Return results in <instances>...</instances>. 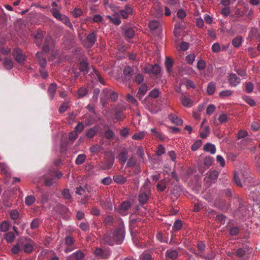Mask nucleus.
Here are the masks:
<instances>
[{"mask_svg":"<svg viewBox=\"0 0 260 260\" xmlns=\"http://www.w3.org/2000/svg\"><path fill=\"white\" fill-rule=\"evenodd\" d=\"M113 179L115 183L119 184H123L127 180L126 178L122 175H114Z\"/></svg>","mask_w":260,"mask_h":260,"instance_id":"nucleus-28","label":"nucleus"},{"mask_svg":"<svg viewBox=\"0 0 260 260\" xmlns=\"http://www.w3.org/2000/svg\"><path fill=\"white\" fill-rule=\"evenodd\" d=\"M56 182L54 178H46L44 181V184L46 186H50Z\"/></svg>","mask_w":260,"mask_h":260,"instance_id":"nucleus-64","label":"nucleus"},{"mask_svg":"<svg viewBox=\"0 0 260 260\" xmlns=\"http://www.w3.org/2000/svg\"><path fill=\"white\" fill-rule=\"evenodd\" d=\"M230 207V204L227 203H224L221 202L219 206V208L223 212H225L228 210Z\"/></svg>","mask_w":260,"mask_h":260,"instance_id":"nucleus-63","label":"nucleus"},{"mask_svg":"<svg viewBox=\"0 0 260 260\" xmlns=\"http://www.w3.org/2000/svg\"><path fill=\"white\" fill-rule=\"evenodd\" d=\"M125 168H135L134 171L135 174H138L141 172V170L139 165H137V159L136 157L132 155L127 160Z\"/></svg>","mask_w":260,"mask_h":260,"instance_id":"nucleus-4","label":"nucleus"},{"mask_svg":"<svg viewBox=\"0 0 260 260\" xmlns=\"http://www.w3.org/2000/svg\"><path fill=\"white\" fill-rule=\"evenodd\" d=\"M117 158L120 165H124L128 158V150L124 148L121 150L119 153Z\"/></svg>","mask_w":260,"mask_h":260,"instance_id":"nucleus-7","label":"nucleus"},{"mask_svg":"<svg viewBox=\"0 0 260 260\" xmlns=\"http://www.w3.org/2000/svg\"><path fill=\"white\" fill-rule=\"evenodd\" d=\"M19 239V244L21 245L22 251L26 253H30L33 251L35 242L31 239L25 237H21Z\"/></svg>","mask_w":260,"mask_h":260,"instance_id":"nucleus-2","label":"nucleus"},{"mask_svg":"<svg viewBox=\"0 0 260 260\" xmlns=\"http://www.w3.org/2000/svg\"><path fill=\"white\" fill-rule=\"evenodd\" d=\"M219 173L215 170H210L208 172V177L211 180H216L218 177Z\"/></svg>","mask_w":260,"mask_h":260,"instance_id":"nucleus-43","label":"nucleus"},{"mask_svg":"<svg viewBox=\"0 0 260 260\" xmlns=\"http://www.w3.org/2000/svg\"><path fill=\"white\" fill-rule=\"evenodd\" d=\"M9 214L13 221L20 219V214L17 209L11 210L9 212Z\"/></svg>","mask_w":260,"mask_h":260,"instance_id":"nucleus-31","label":"nucleus"},{"mask_svg":"<svg viewBox=\"0 0 260 260\" xmlns=\"http://www.w3.org/2000/svg\"><path fill=\"white\" fill-rule=\"evenodd\" d=\"M159 90L157 88H154L149 93L148 95L153 98H156L159 96Z\"/></svg>","mask_w":260,"mask_h":260,"instance_id":"nucleus-55","label":"nucleus"},{"mask_svg":"<svg viewBox=\"0 0 260 260\" xmlns=\"http://www.w3.org/2000/svg\"><path fill=\"white\" fill-rule=\"evenodd\" d=\"M147 91V86L145 84H142L138 91L137 96L140 100L144 96Z\"/></svg>","mask_w":260,"mask_h":260,"instance_id":"nucleus-29","label":"nucleus"},{"mask_svg":"<svg viewBox=\"0 0 260 260\" xmlns=\"http://www.w3.org/2000/svg\"><path fill=\"white\" fill-rule=\"evenodd\" d=\"M134 73L133 69L129 66H126L123 70V74L125 76L130 77Z\"/></svg>","mask_w":260,"mask_h":260,"instance_id":"nucleus-46","label":"nucleus"},{"mask_svg":"<svg viewBox=\"0 0 260 260\" xmlns=\"http://www.w3.org/2000/svg\"><path fill=\"white\" fill-rule=\"evenodd\" d=\"M240 230L237 226H233L229 230L230 235L232 236H237L239 233Z\"/></svg>","mask_w":260,"mask_h":260,"instance_id":"nucleus-58","label":"nucleus"},{"mask_svg":"<svg viewBox=\"0 0 260 260\" xmlns=\"http://www.w3.org/2000/svg\"><path fill=\"white\" fill-rule=\"evenodd\" d=\"M125 236V231L123 225H119L115 228L113 232L112 237L108 234L104 236L103 240L104 243L113 246L114 242L116 244H120L124 240Z\"/></svg>","mask_w":260,"mask_h":260,"instance_id":"nucleus-1","label":"nucleus"},{"mask_svg":"<svg viewBox=\"0 0 260 260\" xmlns=\"http://www.w3.org/2000/svg\"><path fill=\"white\" fill-rule=\"evenodd\" d=\"M57 89V85L55 83H51L48 89V92L49 97L50 100H52L55 95V92L56 91Z\"/></svg>","mask_w":260,"mask_h":260,"instance_id":"nucleus-23","label":"nucleus"},{"mask_svg":"<svg viewBox=\"0 0 260 260\" xmlns=\"http://www.w3.org/2000/svg\"><path fill=\"white\" fill-rule=\"evenodd\" d=\"M53 47V39L51 37L45 38L44 45L42 47L43 51L45 52H49L50 49Z\"/></svg>","mask_w":260,"mask_h":260,"instance_id":"nucleus-10","label":"nucleus"},{"mask_svg":"<svg viewBox=\"0 0 260 260\" xmlns=\"http://www.w3.org/2000/svg\"><path fill=\"white\" fill-rule=\"evenodd\" d=\"M159 24H160L158 21L154 20L150 21L149 26L150 29L155 30L158 28Z\"/></svg>","mask_w":260,"mask_h":260,"instance_id":"nucleus-50","label":"nucleus"},{"mask_svg":"<svg viewBox=\"0 0 260 260\" xmlns=\"http://www.w3.org/2000/svg\"><path fill=\"white\" fill-rule=\"evenodd\" d=\"M132 204L130 201H123L119 208V213L122 216L126 215L131 207Z\"/></svg>","mask_w":260,"mask_h":260,"instance_id":"nucleus-6","label":"nucleus"},{"mask_svg":"<svg viewBox=\"0 0 260 260\" xmlns=\"http://www.w3.org/2000/svg\"><path fill=\"white\" fill-rule=\"evenodd\" d=\"M68 108L69 106L68 102L62 103L59 108V113H63L65 112L68 110Z\"/></svg>","mask_w":260,"mask_h":260,"instance_id":"nucleus-62","label":"nucleus"},{"mask_svg":"<svg viewBox=\"0 0 260 260\" xmlns=\"http://www.w3.org/2000/svg\"><path fill=\"white\" fill-rule=\"evenodd\" d=\"M40 224V220L38 218H36L32 220L30 223V228L31 230H35L37 228H38Z\"/></svg>","mask_w":260,"mask_h":260,"instance_id":"nucleus-52","label":"nucleus"},{"mask_svg":"<svg viewBox=\"0 0 260 260\" xmlns=\"http://www.w3.org/2000/svg\"><path fill=\"white\" fill-rule=\"evenodd\" d=\"M140 260H152V255L147 251L143 252L139 257Z\"/></svg>","mask_w":260,"mask_h":260,"instance_id":"nucleus-44","label":"nucleus"},{"mask_svg":"<svg viewBox=\"0 0 260 260\" xmlns=\"http://www.w3.org/2000/svg\"><path fill=\"white\" fill-rule=\"evenodd\" d=\"M94 253L95 255L104 259L108 258L110 255L109 251L100 248H96L94 251Z\"/></svg>","mask_w":260,"mask_h":260,"instance_id":"nucleus-12","label":"nucleus"},{"mask_svg":"<svg viewBox=\"0 0 260 260\" xmlns=\"http://www.w3.org/2000/svg\"><path fill=\"white\" fill-rule=\"evenodd\" d=\"M162 8L157 3L153 8L152 13L156 17H159L162 15Z\"/></svg>","mask_w":260,"mask_h":260,"instance_id":"nucleus-26","label":"nucleus"},{"mask_svg":"<svg viewBox=\"0 0 260 260\" xmlns=\"http://www.w3.org/2000/svg\"><path fill=\"white\" fill-rule=\"evenodd\" d=\"M150 188L148 185H144L141 189L139 195V201L141 204H145L148 200Z\"/></svg>","mask_w":260,"mask_h":260,"instance_id":"nucleus-3","label":"nucleus"},{"mask_svg":"<svg viewBox=\"0 0 260 260\" xmlns=\"http://www.w3.org/2000/svg\"><path fill=\"white\" fill-rule=\"evenodd\" d=\"M124 35L127 38L132 39L135 36V31L133 28L128 27L125 29L124 31Z\"/></svg>","mask_w":260,"mask_h":260,"instance_id":"nucleus-35","label":"nucleus"},{"mask_svg":"<svg viewBox=\"0 0 260 260\" xmlns=\"http://www.w3.org/2000/svg\"><path fill=\"white\" fill-rule=\"evenodd\" d=\"M73 255L75 260H82L85 256L84 253L81 250L77 251Z\"/></svg>","mask_w":260,"mask_h":260,"instance_id":"nucleus-41","label":"nucleus"},{"mask_svg":"<svg viewBox=\"0 0 260 260\" xmlns=\"http://www.w3.org/2000/svg\"><path fill=\"white\" fill-rule=\"evenodd\" d=\"M86 158V156L84 154H80L77 156L75 160V164L77 165H80L83 164Z\"/></svg>","mask_w":260,"mask_h":260,"instance_id":"nucleus-36","label":"nucleus"},{"mask_svg":"<svg viewBox=\"0 0 260 260\" xmlns=\"http://www.w3.org/2000/svg\"><path fill=\"white\" fill-rule=\"evenodd\" d=\"M35 39V42L38 46H40L44 37V32L41 29H38L36 32L32 34Z\"/></svg>","mask_w":260,"mask_h":260,"instance_id":"nucleus-9","label":"nucleus"},{"mask_svg":"<svg viewBox=\"0 0 260 260\" xmlns=\"http://www.w3.org/2000/svg\"><path fill=\"white\" fill-rule=\"evenodd\" d=\"M98 130L99 128L98 126H93L86 131V136L89 139H92L96 135Z\"/></svg>","mask_w":260,"mask_h":260,"instance_id":"nucleus-24","label":"nucleus"},{"mask_svg":"<svg viewBox=\"0 0 260 260\" xmlns=\"http://www.w3.org/2000/svg\"><path fill=\"white\" fill-rule=\"evenodd\" d=\"M103 149L102 146L99 145H94L89 148V151L91 153H98Z\"/></svg>","mask_w":260,"mask_h":260,"instance_id":"nucleus-51","label":"nucleus"},{"mask_svg":"<svg viewBox=\"0 0 260 260\" xmlns=\"http://www.w3.org/2000/svg\"><path fill=\"white\" fill-rule=\"evenodd\" d=\"M242 42V37L240 36H238L232 40V44L235 47H239L241 46Z\"/></svg>","mask_w":260,"mask_h":260,"instance_id":"nucleus-34","label":"nucleus"},{"mask_svg":"<svg viewBox=\"0 0 260 260\" xmlns=\"http://www.w3.org/2000/svg\"><path fill=\"white\" fill-rule=\"evenodd\" d=\"M204 151L210 152L211 154H214L216 152V148L214 145L207 143L204 147Z\"/></svg>","mask_w":260,"mask_h":260,"instance_id":"nucleus-33","label":"nucleus"},{"mask_svg":"<svg viewBox=\"0 0 260 260\" xmlns=\"http://www.w3.org/2000/svg\"><path fill=\"white\" fill-rule=\"evenodd\" d=\"M19 244V239L17 240V242L14 244L11 248L10 252L11 254L13 255H16L19 254L21 251H22L21 246Z\"/></svg>","mask_w":260,"mask_h":260,"instance_id":"nucleus-21","label":"nucleus"},{"mask_svg":"<svg viewBox=\"0 0 260 260\" xmlns=\"http://www.w3.org/2000/svg\"><path fill=\"white\" fill-rule=\"evenodd\" d=\"M13 56L15 60L19 64L23 63L26 59L25 54L22 50L18 48L14 49Z\"/></svg>","mask_w":260,"mask_h":260,"instance_id":"nucleus-5","label":"nucleus"},{"mask_svg":"<svg viewBox=\"0 0 260 260\" xmlns=\"http://www.w3.org/2000/svg\"><path fill=\"white\" fill-rule=\"evenodd\" d=\"M181 104L185 107H190L192 106L193 101L187 96H184L181 98Z\"/></svg>","mask_w":260,"mask_h":260,"instance_id":"nucleus-32","label":"nucleus"},{"mask_svg":"<svg viewBox=\"0 0 260 260\" xmlns=\"http://www.w3.org/2000/svg\"><path fill=\"white\" fill-rule=\"evenodd\" d=\"M137 155L141 158L143 160L144 158V152L143 148L142 146H139L137 148Z\"/></svg>","mask_w":260,"mask_h":260,"instance_id":"nucleus-54","label":"nucleus"},{"mask_svg":"<svg viewBox=\"0 0 260 260\" xmlns=\"http://www.w3.org/2000/svg\"><path fill=\"white\" fill-rule=\"evenodd\" d=\"M229 82L230 85L232 87H236L240 84L241 79L235 74L231 73L229 77Z\"/></svg>","mask_w":260,"mask_h":260,"instance_id":"nucleus-11","label":"nucleus"},{"mask_svg":"<svg viewBox=\"0 0 260 260\" xmlns=\"http://www.w3.org/2000/svg\"><path fill=\"white\" fill-rule=\"evenodd\" d=\"M0 172L4 174L8 178L11 177L9 168L5 164L0 162Z\"/></svg>","mask_w":260,"mask_h":260,"instance_id":"nucleus-27","label":"nucleus"},{"mask_svg":"<svg viewBox=\"0 0 260 260\" xmlns=\"http://www.w3.org/2000/svg\"><path fill=\"white\" fill-rule=\"evenodd\" d=\"M168 118L173 123L177 125H181L183 124V120L175 114H169Z\"/></svg>","mask_w":260,"mask_h":260,"instance_id":"nucleus-20","label":"nucleus"},{"mask_svg":"<svg viewBox=\"0 0 260 260\" xmlns=\"http://www.w3.org/2000/svg\"><path fill=\"white\" fill-rule=\"evenodd\" d=\"M182 222L180 220H176L173 225V230L178 231L180 230L182 228Z\"/></svg>","mask_w":260,"mask_h":260,"instance_id":"nucleus-45","label":"nucleus"},{"mask_svg":"<svg viewBox=\"0 0 260 260\" xmlns=\"http://www.w3.org/2000/svg\"><path fill=\"white\" fill-rule=\"evenodd\" d=\"M119 13L123 18L126 19L128 17L129 15H133L134 13V9L128 4L125 5L124 9L121 10L119 11Z\"/></svg>","mask_w":260,"mask_h":260,"instance_id":"nucleus-8","label":"nucleus"},{"mask_svg":"<svg viewBox=\"0 0 260 260\" xmlns=\"http://www.w3.org/2000/svg\"><path fill=\"white\" fill-rule=\"evenodd\" d=\"M111 90L108 88H104L103 89L101 95V103L105 107L107 104V97L110 95Z\"/></svg>","mask_w":260,"mask_h":260,"instance_id":"nucleus-13","label":"nucleus"},{"mask_svg":"<svg viewBox=\"0 0 260 260\" xmlns=\"http://www.w3.org/2000/svg\"><path fill=\"white\" fill-rule=\"evenodd\" d=\"M124 118V116L122 111L120 110H117L115 112V119L117 120L122 121Z\"/></svg>","mask_w":260,"mask_h":260,"instance_id":"nucleus-59","label":"nucleus"},{"mask_svg":"<svg viewBox=\"0 0 260 260\" xmlns=\"http://www.w3.org/2000/svg\"><path fill=\"white\" fill-rule=\"evenodd\" d=\"M215 90V83L213 82H210L207 88V92L208 94H213Z\"/></svg>","mask_w":260,"mask_h":260,"instance_id":"nucleus-39","label":"nucleus"},{"mask_svg":"<svg viewBox=\"0 0 260 260\" xmlns=\"http://www.w3.org/2000/svg\"><path fill=\"white\" fill-rule=\"evenodd\" d=\"M99 203L105 209L110 211L112 210V205L110 199L109 197L106 199L105 201L103 200L102 199H100L99 200Z\"/></svg>","mask_w":260,"mask_h":260,"instance_id":"nucleus-16","label":"nucleus"},{"mask_svg":"<svg viewBox=\"0 0 260 260\" xmlns=\"http://www.w3.org/2000/svg\"><path fill=\"white\" fill-rule=\"evenodd\" d=\"M88 92V90L84 87H80L77 91V94L78 98L85 96Z\"/></svg>","mask_w":260,"mask_h":260,"instance_id":"nucleus-40","label":"nucleus"},{"mask_svg":"<svg viewBox=\"0 0 260 260\" xmlns=\"http://www.w3.org/2000/svg\"><path fill=\"white\" fill-rule=\"evenodd\" d=\"M104 135L106 139L110 140L113 138L114 133L111 129H108L105 132Z\"/></svg>","mask_w":260,"mask_h":260,"instance_id":"nucleus-60","label":"nucleus"},{"mask_svg":"<svg viewBox=\"0 0 260 260\" xmlns=\"http://www.w3.org/2000/svg\"><path fill=\"white\" fill-rule=\"evenodd\" d=\"M114 222V218L111 216H107L105 218L104 223L106 226L111 225Z\"/></svg>","mask_w":260,"mask_h":260,"instance_id":"nucleus-53","label":"nucleus"},{"mask_svg":"<svg viewBox=\"0 0 260 260\" xmlns=\"http://www.w3.org/2000/svg\"><path fill=\"white\" fill-rule=\"evenodd\" d=\"M110 21L113 24L118 25L121 23V20L118 15H114L113 16H107Z\"/></svg>","mask_w":260,"mask_h":260,"instance_id":"nucleus-38","label":"nucleus"},{"mask_svg":"<svg viewBox=\"0 0 260 260\" xmlns=\"http://www.w3.org/2000/svg\"><path fill=\"white\" fill-rule=\"evenodd\" d=\"M165 256L167 260L175 259L178 256V251L176 249H168L165 253Z\"/></svg>","mask_w":260,"mask_h":260,"instance_id":"nucleus-14","label":"nucleus"},{"mask_svg":"<svg viewBox=\"0 0 260 260\" xmlns=\"http://www.w3.org/2000/svg\"><path fill=\"white\" fill-rule=\"evenodd\" d=\"M165 65L167 68V71L169 72L173 66V61L169 57H166L165 61Z\"/></svg>","mask_w":260,"mask_h":260,"instance_id":"nucleus-56","label":"nucleus"},{"mask_svg":"<svg viewBox=\"0 0 260 260\" xmlns=\"http://www.w3.org/2000/svg\"><path fill=\"white\" fill-rule=\"evenodd\" d=\"M36 198L35 196L30 195L27 196L25 199V203L27 206H31L35 202Z\"/></svg>","mask_w":260,"mask_h":260,"instance_id":"nucleus-42","label":"nucleus"},{"mask_svg":"<svg viewBox=\"0 0 260 260\" xmlns=\"http://www.w3.org/2000/svg\"><path fill=\"white\" fill-rule=\"evenodd\" d=\"M36 58L39 61L40 66L42 68H44L47 64V60L42 52H38L36 54Z\"/></svg>","mask_w":260,"mask_h":260,"instance_id":"nucleus-15","label":"nucleus"},{"mask_svg":"<svg viewBox=\"0 0 260 260\" xmlns=\"http://www.w3.org/2000/svg\"><path fill=\"white\" fill-rule=\"evenodd\" d=\"M53 16L57 20L62 15L59 12V11L55 8H52L50 10Z\"/></svg>","mask_w":260,"mask_h":260,"instance_id":"nucleus-61","label":"nucleus"},{"mask_svg":"<svg viewBox=\"0 0 260 260\" xmlns=\"http://www.w3.org/2000/svg\"><path fill=\"white\" fill-rule=\"evenodd\" d=\"M145 70L148 73H152L157 75L160 72V68L158 64H155L153 66H150L149 68L147 67L145 69Z\"/></svg>","mask_w":260,"mask_h":260,"instance_id":"nucleus-17","label":"nucleus"},{"mask_svg":"<svg viewBox=\"0 0 260 260\" xmlns=\"http://www.w3.org/2000/svg\"><path fill=\"white\" fill-rule=\"evenodd\" d=\"M114 161L113 157H110L106 160L104 164L102 166V169L104 170H109L113 166Z\"/></svg>","mask_w":260,"mask_h":260,"instance_id":"nucleus-22","label":"nucleus"},{"mask_svg":"<svg viewBox=\"0 0 260 260\" xmlns=\"http://www.w3.org/2000/svg\"><path fill=\"white\" fill-rule=\"evenodd\" d=\"M86 40L90 46H92L96 41L97 36L94 31L90 33L86 37Z\"/></svg>","mask_w":260,"mask_h":260,"instance_id":"nucleus-25","label":"nucleus"},{"mask_svg":"<svg viewBox=\"0 0 260 260\" xmlns=\"http://www.w3.org/2000/svg\"><path fill=\"white\" fill-rule=\"evenodd\" d=\"M213 162V158L210 156H206L204 159V164L207 166V168L211 166Z\"/></svg>","mask_w":260,"mask_h":260,"instance_id":"nucleus-57","label":"nucleus"},{"mask_svg":"<svg viewBox=\"0 0 260 260\" xmlns=\"http://www.w3.org/2000/svg\"><path fill=\"white\" fill-rule=\"evenodd\" d=\"M79 69L84 75H86L89 72L88 63L85 60H82L79 63Z\"/></svg>","mask_w":260,"mask_h":260,"instance_id":"nucleus-18","label":"nucleus"},{"mask_svg":"<svg viewBox=\"0 0 260 260\" xmlns=\"http://www.w3.org/2000/svg\"><path fill=\"white\" fill-rule=\"evenodd\" d=\"M256 190L257 191L256 192L254 191H251L249 196L254 201L260 204V186L257 187Z\"/></svg>","mask_w":260,"mask_h":260,"instance_id":"nucleus-19","label":"nucleus"},{"mask_svg":"<svg viewBox=\"0 0 260 260\" xmlns=\"http://www.w3.org/2000/svg\"><path fill=\"white\" fill-rule=\"evenodd\" d=\"M5 238L6 241L9 243H12L15 238V235L12 232H8L6 234Z\"/></svg>","mask_w":260,"mask_h":260,"instance_id":"nucleus-47","label":"nucleus"},{"mask_svg":"<svg viewBox=\"0 0 260 260\" xmlns=\"http://www.w3.org/2000/svg\"><path fill=\"white\" fill-rule=\"evenodd\" d=\"M10 228V223L7 220L3 221L0 224V229L3 232H7Z\"/></svg>","mask_w":260,"mask_h":260,"instance_id":"nucleus-49","label":"nucleus"},{"mask_svg":"<svg viewBox=\"0 0 260 260\" xmlns=\"http://www.w3.org/2000/svg\"><path fill=\"white\" fill-rule=\"evenodd\" d=\"M3 66L6 70H11L13 67V62L11 59L5 58Z\"/></svg>","mask_w":260,"mask_h":260,"instance_id":"nucleus-37","label":"nucleus"},{"mask_svg":"<svg viewBox=\"0 0 260 260\" xmlns=\"http://www.w3.org/2000/svg\"><path fill=\"white\" fill-rule=\"evenodd\" d=\"M146 133L145 132H141L137 133H135L132 137V139L136 140H141L143 139L145 136Z\"/></svg>","mask_w":260,"mask_h":260,"instance_id":"nucleus-48","label":"nucleus"},{"mask_svg":"<svg viewBox=\"0 0 260 260\" xmlns=\"http://www.w3.org/2000/svg\"><path fill=\"white\" fill-rule=\"evenodd\" d=\"M169 180L167 179H162L159 181L156 185L158 190L159 191H164L167 187V184Z\"/></svg>","mask_w":260,"mask_h":260,"instance_id":"nucleus-30","label":"nucleus"}]
</instances>
